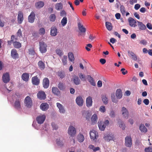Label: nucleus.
Wrapping results in <instances>:
<instances>
[{
  "label": "nucleus",
  "mask_w": 152,
  "mask_h": 152,
  "mask_svg": "<svg viewBox=\"0 0 152 152\" xmlns=\"http://www.w3.org/2000/svg\"><path fill=\"white\" fill-rule=\"evenodd\" d=\"M103 138L107 142H110L111 140L114 141L115 139L114 135L111 133L105 134Z\"/></svg>",
  "instance_id": "1"
},
{
  "label": "nucleus",
  "mask_w": 152,
  "mask_h": 152,
  "mask_svg": "<svg viewBox=\"0 0 152 152\" xmlns=\"http://www.w3.org/2000/svg\"><path fill=\"white\" fill-rule=\"evenodd\" d=\"M39 50L42 53H45L47 51V44L44 42L42 41L39 42Z\"/></svg>",
  "instance_id": "2"
},
{
  "label": "nucleus",
  "mask_w": 152,
  "mask_h": 152,
  "mask_svg": "<svg viewBox=\"0 0 152 152\" xmlns=\"http://www.w3.org/2000/svg\"><path fill=\"white\" fill-rule=\"evenodd\" d=\"M67 132L68 134L70 136L72 137L75 136L76 133V130L75 128L70 125L69 127Z\"/></svg>",
  "instance_id": "3"
},
{
  "label": "nucleus",
  "mask_w": 152,
  "mask_h": 152,
  "mask_svg": "<svg viewBox=\"0 0 152 152\" xmlns=\"http://www.w3.org/2000/svg\"><path fill=\"white\" fill-rule=\"evenodd\" d=\"M46 118L45 115L44 114L41 115L37 116L36 118V120L37 123L41 124L43 123Z\"/></svg>",
  "instance_id": "4"
},
{
  "label": "nucleus",
  "mask_w": 152,
  "mask_h": 152,
  "mask_svg": "<svg viewBox=\"0 0 152 152\" xmlns=\"http://www.w3.org/2000/svg\"><path fill=\"white\" fill-rule=\"evenodd\" d=\"M25 106L28 107H30L32 105V102L31 98L29 96L26 97L25 99Z\"/></svg>",
  "instance_id": "5"
},
{
  "label": "nucleus",
  "mask_w": 152,
  "mask_h": 152,
  "mask_svg": "<svg viewBox=\"0 0 152 152\" xmlns=\"http://www.w3.org/2000/svg\"><path fill=\"white\" fill-rule=\"evenodd\" d=\"M121 114L126 119L128 118L129 112L127 109L125 107H122L121 110Z\"/></svg>",
  "instance_id": "6"
},
{
  "label": "nucleus",
  "mask_w": 152,
  "mask_h": 152,
  "mask_svg": "<svg viewBox=\"0 0 152 152\" xmlns=\"http://www.w3.org/2000/svg\"><path fill=\"white\" fill-rule=\"evenodd\" d=\"M132 140L130 136H126L125 138V145L127 147H131L132 145Z\"/></svg>",
  "instance_id": "7"
},
{
  "label": "nucleus",
  "mask_w": 152,
  "mask_h": 152,
  "mask_svg": "<svg viewBox=\"0 0 152 152\" xmlns=\"http://www.w3.org/2000/svg\"><path fill=\"white\" fill-rule=\"evenodd\" d=\"M91 138L93 140L96 139L98 137V133L94 130H92L90 132Z\"/></svg>",
  "instance_id": "8"
},
{
  "label": "nucleus",
  "mask_w": 152,
  "mask_h": 152,
  "mask_svg": "<svg viewBox=\"0 0 152 152\" xmlns=\"http://www.w3.org/2000/svg\"><path fill=\"white\" fill-rule=\"evenodd\" d=\"M35 17V14L34 12H32L28 17V20L29 22L32 23L34 22Z\"/></svg>",
  "instance_id": "9"
},
{
  "label": "nucleus",
  "mask_w": 152,
  "mask_h": 152,
  "mask_svg": "<svg viewBox=\"0 0 152 152\" xmlns=\"http://www.w3.org/2000/svg\"><path fill=\"white\" fill-rule=\"evenodd\" d=\"M3 82L5 83H7L10 81V77L9 74L8 73L4 74L2 77Z\"/></svg>",
  "instance_id": "10"
},
{
  "label": "nucleus",
  "mask_w": 152,
  "mask_h": 152,
  "mask_svg": "<svg viewBox=\"0 0 152 152\" xmlns=\"http://www.w3.org/2000/svg\"><path fill=\"white\" fill-rule=\"evenodd\" d=\"M75 101L76 103L79 106L81 107L83 105L84 101L82 97L81 96H79L77 97Z\"/></svg>",
  "instance_id": "11"
},
{
  "label": "nucleus",
  "mask_w": 152,
  "mask_h": 152,
  "mask_svg": "<svg viewBox=\"0 0 152 152\" xmlns=\"http://www.w3.org/2000/svg\"><path fill=\"white\" fill-rule=\"evenodd\" d=\"M38 98L40 99H44L46 98V95L45 93L42 91H40L37 94Z\"/></svg>",
  "instance_id": "12"
},
{
  "label": "nucleus",
  "mask_w": 152,
  "mask_h": 152,
  "mask_svg": "<svg viewBox=\"0 0 152 152\" xmlns=\"http://www.w3.org/2000/svg\"><path fill=\"white\" fill-rule=\"evenodd\" d=\"M23 20V14L22 12L19 11L18 12V21L20 24L22 23Z\"/></svg>",
  "instance_id": "13"
},
{
  "label": "nucleus",
  "mask_w": 152,
  "mask_h": 152,
  "mask_svg": "<svg viewBox=\"0 0 152 152\" xmlns=\"http://www.w3.org/2000/svg\"><path fill=\"white\" fill-rule=\"evenodd\" d=\"M128 22L129 23V25L131 27H135L137 25L136 23H137L136 20H134L133 18H129L128 19Z\"/></svg>",
  "instance_id": "14"
},
{
  "label": "nucleus",
  "mask_w": 152,
  "mask_h": 152,
  "mask_svg": "<svg viewBox=\"0 0 152 152\" xmlns=\"http://www.w3.org/2000/svg\"><path fill=\"white\" fill-rule=\"evenodd\" d=\"M92 98L89 96L86 99V104L87 107H89L92 106Z\"/></svg>",
  "instance_id": "15"
},
{
  "label": "nucleus",
  "mask_w": 152,
  "mask_h": 152,
  "mask_svg": "<svg viewBox=\"0 0 152 152\" xmlns=\"http://www.w3.org/2000/svg\"><path fill=\"white\" fill-rule=\"evenodd\" d=\"M14 107L18 109L21 108L20 100L19 99H17L14 103Z\"/></svg>",
  "instance_id": "16"
},
{
  "label": "nucleus",
  "mask_w": 152,
  "mask_h": 152,
  "mask_svg": "<svg viewBox=\"0 0 152 152\" xmlns=\"http://www.w3.org/2000/svg\"><path fill=\"white\" fill-rule=\"evenodd\" d=\"M49 84V81L48 78L45 77L43 80V87L45 88L48 87Z\"/></svg>",
  "instance_id": "17"
},
{
  "label": "nucleus",
  "mask_w": 152,
  "mask_h": 152,
  "mask_svg": "<svg viewBox=\"0 0 152 152\" xmlns=\"http://www.w3.org/2000/svg\"><path fill=\"white\" fill-rule=\"evenodd\" d=\"M57 106L58 108L60 113H65V110L64 109V106L61 104L59 103H57Z\"/></svg>",
  "instance_id": "18"
},
{
  "label": "nucleus",
  "mask_w": 152,
  "mask_h": 152,
  "mask_svg": "<svg viewBox=\"0 0 152 152\" xmlns=\"http://www.w3.org/2000/svg\"><path fill=\"white\" fill-rule=\"evenodd\" d=\"M32 82L33 85H37L39 83V80L37 76L33 77L32 78Z\"/></svg>",
  "instance_id": "19"
},
{
  "label": "nucleus",
  "mask_w": 152,
  "mask_h": 152,
  "mask_svg": "<svg viewBox=\"0 0 152 152\" xmlns=\"http://www.w3.org/2000/svg\"><path fill=\"white\" fill-rule=\"evenodd\" d=\"M86 77L88 81L92 86H96V83L94 79L90 75H88L86 76Z\"/></svg>",
  "instance_id": "20"
},
{
  "label": "nucleus",
  "mask_w": 152,
  "mask_h": 152,
  "mask_svg": "<svg viewBox=\"0 0 152 152\" xmlns=\"http://www.w3.org/2000/svg\"><path fill=\"white\" fill-rule=\"evenodd\" d=\"M58 33L57 30L55 27H53L51 28L50 35L53 36H56Z\"/></svg>",
  "instance_id": "21"
},
{
  "label": "nucleus",
  "mask_w": 152,
  "mask_h": 152,
  "mask_svg": "<svg viewBox=\"0 0 152 152\" xmlns=\"http://www.w3.org/2000/svg\"><path fill=\"white\" fill-rule=\"evenodd\" d=\"M40 107L41 109L42 110L45 111L49 108V105L47 103H42L41 104Z\"/></svg>",
  "instance_id": "22"
},
{
  "label": "nucleus",
  "mask_w": 152,
  "mask_h": 152,
  "mask_svg": "<svg viewBox=\"0 0 152 152\" xmlns=\"http://www.w3.org/2000/svg\"><path fill=\"white\" fill-rule=\"evenodd\" d=\"M101 98L104 104H108V99L105 94H104L102 95Z\"/></svg>",
  "instance_id": "23"
},
{
  "label": "nucleus",
  "mask_w": 152,
  "mask_h": 152,
  "mask_svg": "<svg viewBox=\"0 0 152 152\" xmlns=\"http://www.w3.org/2000/svg\"><path fill=\"white\" fill-rule=\"evenodd\" d=\"M98 124L99 129L101 131H104L106 126L103 124V122L101 121H99V120Z\"/></svg>",
  "instance_id": "24"
},
{
  "label": "nucleus",
  "mask_w": 152,
  "mask_h": 152,
  "mask_svg": "<svg viewBox=\"0 0 152 152\" xmlns=\"http://www.w3.org/2000/svg\"><path fill=\"white\" fill-rule=\"evenodd\" d=\"M116 96L118 99H120L122 96L121 90L120 89H118L116 92Z\"/></svg>",
  "instance_id": "25"
},
{
  "label": "nucleus",
  "mask_w": 152,
  "mask_h": 152,
  "mask_svg": "<svg viewBox=\"0 0 152 152\" xmlns=\"http://www.w3.org/2000/svg\"><path fill=\"white\" fill-rule=\"evenodd\" d=\"M77 141L80 142H82L84 141L85 138L84 136L81 134H79L77 136Z\"/></svg>",
  "instance_id": "26"
},
{
  "label": "nucleus",
  "mask_w": 152,
  "mask_h": 152,
  "mask_svg": "<svg viewBox=\"0 0 152 152\" xmlns=\"http://www.w3.org/2000/svg\"><path fill=\"white\" fill-rule=\"evenodd\" d=\"M73 80L74 83L76 85H78L80 84V80L77 76H74L73 78Z\"/></svg>",
  "instance_id": "27"
},
{
  "label": "nucleus",
  "mask_w": 152,
  "mask_h": 152,
  "mask_svg": "<svg viewBox=\"0 0 152 152\" xmlns=\"http://www.w3.org/2000/svg\"><path fill=\"white\" fill-rule=\"evenodd\" d=\"M52 91L53 93L55 95L58 96L60 94V92L57 87H53Z\"/></svg>",
  "instance_id": "28"
},
{
  "label": "nucleus",
  "mask_w": 152,
  "mask_h": 152,
  "mask_svg": "<svg viewBox=\"0 0 152 152\" xmlns=\"http://www.w3.org/2000/svg\"><path fill=\"white\" fill-rule=\"evenodd\" d=\"M78 27L79 29L82 33H85L86 31V28L83 27L82 25H81L80 23H78Z\"/></svg>",
  "instance_id": "29"
},
{
  "label": "nucleus",
  "mask_w": 152,
  "mask_h": 152,
  "mask_svg": "<svg viewBox=\"0 0 152 152\" xmlns=\"http://www.w3.org/2000/svg\"><path fill=\"white\" fill-rule=\"evenodd\" d=\"M137 22L138 23V26L140 30H144L146 28L145 26L142 22L137 21Z\"/></svg>",
  "instance_id": "30"
},
{
  "label": "nucleus",
  "mask_w": 152,
  "mask_h": 152,
  "mask_svg": "<svg viewBox=\"0 0 152 152\" xmlns=\"http://www.w3.org/2000/svg\"><path fill=\"white\" fill-rule=\"evenodd\" d=\"M63 5L61 3H57L55 5V8L57 10H60L63 9Z\"/></svg>",
  "instance_id": "31"
},
{
  "label": "nucleus",
  "mask_w": 152,
  "mask_h": 152,
  "mask_svg": "<svg viewBox=\"0 0 152 152\" xmlns=\"http://www.w3.org/2000/svg\"><path fill=\"white\" fill-rule=\"evenodd\" d=\"M29 74L27 73H24L22 75V78L25 81H27L28 80L29 78Z\"/></svg>",
  "instance_id": "32"
},
{
  "label": "nucleus",
  "mask_w": 152,
  "mask_h": 152,
  "mask_svg": "<svg viewBox=\"0 0 152 152\" xmlns=\"http://www.w3.org/2000/svg\"><path fill=\"white\" fill-rule=\"evenodd\" d=\"M62 137H60L57 138L56 140L57 144L60 146H62L64 143Z\"/></svg>",
  "instance_id": "33"
},
{
  "label": "nucleus",
  "mask_w": 152,
  "mask_h": 152,
  "mask_svg": "<svg viewBox=\"0 0 152 152\" xmlns=\"http://www.w3.org/2000/svg\"><path fill=\"white\" fill-rule=\"evenodd\" d=\"M98 118L96 114H94L91 117V120L92 124L96 123L97 121Z\"/></svg>",
  "instance_id": "34"
},
{
  "label": "nucleus",
  "mask_w": 152,
  "mask_h": 152,
  "mask_svg": "<svg viewBox=\"0 0 152 152\" xmlns=\"http://www.w3.org/2000/svg\"><path fill=\"white\" fill-rule=\"evenodd\" d=\"M11 55L12 57L14 58H15L18 57V54L16 50L14 49L12 50L11 52Z\"/></svg>",
  "instance_id": "35"
},
{
  "label": "nucleus",
  "mask_w": 152,
  "mask_h": 152,
  "mask_svg": "<svg viewBox=\"0 0 152 152\" xmlns=\"http://www.w3.org/2000/svg\"><path fill=\"white\" fill-rule=\"evenodd\" d=\"M140 130L142 132L145 133L147 131V129L143 124H141L140 126Z\"/></svg>",
  "instance_id": "36"
},
{
  "label": "nucleus",
  "mask_w": 152,
  "mask_h": 152,
  "mask_svg": "<svg viewBox=\"0 0 152 152\" xmlns=\"http://www.w3.org/2000/svg\"><path fill=\"white\" fill-rule=\"evenodd\" d=\"M44 5V3L42 1H39L37 2L35 6L37 8H40L42 7Z\"/></svg>",
  "instance_id": "37"
},
{
  "label": "nucleus",
  "mask_w": 152,
  "mask_h": 152,
  "mask_svg": "<svg viewBox=\"0 0 152 152\" xmlns=\"http://www.w3.org/2000/svg\"><path fill=\"white\" fill-rule=\"evenodd\" d=\"M69 59L70 61L72 62L75 59L73 53L71 52H69L68 54Z\"/></svg>",
  "instance_id": "38"
},
{
  "label": "nucleus",
  "mask_w": 152,
  "mask_h": 152,
  "mask_svg": "<svg viewBox=\"0 0 152 152\" xmlns=\"http://www.w3.org/2000/svg\"><path fill=\"white\" fill-rule=\"evenodd\" d=\"M38 64L39 68L41 70L45 68V66L44 63L42 61H39Z\"/></svg>",
  "instance_id": "39"
},
{
  "label": "nucleus",
  "mask_w": 152,
  "mask_h": 152,
  "mask_svg": "<svg viewBox=\"0 0 152 152\" xmlns=\"http://www.w3.org/2000/svg\"><path fill=\"white\" fill-rule=\"evenodd\" d=\"M13 45L14 47L16 48H19L21 47V44L18 42H13Z\"/></svg>",
  "instance_id": "40"
},
{
  "label": "nucleus",
  "mask_w": 152,
  "mask_h": 152,
  "mask_svg": "<svg viewBox=\"0 0 152 152\" xmlns=\"http://www.w3.org/2000/svg\"><path fill=\"white\" fill-rule=\"evenodd\" d=\"M107 29L109 31H110L112 30V27L111 23L108 22H107L105 23Z\"/></svg>",
  "instance_id": "41"
},
{
  "label": "nucleus",
  "mask_w": 152,
  "mask_h": 152,
  "mask_svg": "<svg viewBox=\"0 0 152 152\" xmlns=\"http://www.w3.org/2000/svg\"><path fill=\"white\" fill-rule=\"evenodd\" d=\"M58 75L61 79H63L65 77V73L63 71L58 72Z\"/></svg>",
  "instance_id": "42"
},
{
  "label": "nucleus",
  "mask_w": 152,
  "mask_h": 152,
  "mask_svg": "<svg viewBox=\"0 0 152 152\" xmlns=\"http://www.w3.org/2000/svg\"><path fill=\"white\" fill-rule=\"evenodd\" d=\"M58 87L61 90H63L65 89V86L64 84L61 82L59 83L58 85Z\"/></svg>",
  "instance_id": "43"
},
{
  "label": "nucleus",
  "mask_w": 152,
  "mask_h": 152,
  "mask_svg": "<svg viewBox=\"0 0 152 152\" xmlns=\"http://www.w3.org/2000/svg\"><path fill=\"white\" fill-rule=\"evenodd\" d=\"M78 76L82 81H86V79L84 75H83L82 73H80L78 74Z\"/></svg>",
  "instance_id": "44"
},
{
  "label": "nucleus",
  "mask_w": 152,
  "mask_h": 152,
  "mask_svg": "<svg viewBox=\"0 0 152 152\" xmlns=\"http://www.w3.org/2000/svg\"><path fill=\"white\" fill-rule=\"evenodd\" d=\"M67 19L66 17H64L61 21V23L62 26H64L67 23Z\"/></svg>",
  "instance_id": "45"
},
{
  "label": "nucleus",
  "mask_w": 152,
  "mask_h": 152,
  "mask_svg": "<svg viewBox=\"0 0 152 152\" xmlns=\"http://www.w3.org/2000/svg\"><path fill=\"white\" fill-rule=\"evenodd\" d=\"M67 56H64L62 59V62L64 65H65L67 64Z\"/></svg>",
  "instance_id": "46"
},
{
  "label": "nucleus",
  "mask_w": 152,
  "mask_h": 152,
  "mask_svg": "<svg viewBox=\"0 0 152 152\" xmlns=\"http://www.w3.org/2000/svg\"><path fill=\"white\" fill-rule=\"evenodd\" d=\"M109 115L111 118H114L115 116V112L113 110H110L109 113Z\"/></svg>",
  "instance_id": "47"
},
{
  "label": "nucleus",
  "mask_w": 152,
  "mask_h": 152,
  "mask_svg": "<svg viewBox=\"0 0 152 152\" xmlns=\"http://www.w3.org/2000/svg\"><path fill=\"white\" fill-rule=\"evenodd\" d=\"M106 108L104 106H101L99 109V111L102 113H104L106 111Z\"/></svg>",
  "instance_id": "48"
},
{
  "label": "nucleus",
  "mask_w": 152,
  "mask_h": 152,
  "mask_svg": "<svg viewBox=\"0 0 152 152\" xmlns=\"http://www.w3.org/2000/svg\"><path fill=\"white\" fill-rule=\"evenodd\" d=\"M111 98L112 101L115 103H117L118 102V101L115 99V94L113 93L111 95Z\"/></svg>",
  "instance_id": "49"
},
{
  "label": "nucleus",
  "mask_w": 152,
  "mask_h": 152,
  "mask_svg": "<svg viewBox=\"0 0 152 152\" xmlns=\"http://www.w3.org/2000/svg\"><path fill=\"white\" fill-rule=\"evenodd\" d=\"M119 126L123 130L125 129V124L122 121H121L119 123Z\"/></svg>",
  "instance_id": "50"
},
{
  "label": "nucleus",
  "mask_w": 152,
  "mask_h": 152,
  "mask_svg": "<svg viewBox=\"0 0 152 152\" xmlns=\"http://www.w3.org/2000/svg\"><path fill=\"white\" fill-rule=\"evenodd\" d=\"M56 18V16L55 14H52L50 15V20L52 22H54L55 21Z\"/></svg>",
  "instance_id": "51"
},
{
  "label": "nucleus",
  "mask_w": 152,
  "mask_h": 152,
  "mask_svg": "<svg viewBox=\"0 0 152 152\" xmlns=\"http://www.w3.org/2000/svg\"><path fill=\"white\" fill-rule=\"evenodd\" d=\"M56 53L61 56L63 55L62 51L59 49H57L56 50Z\"/></svg>",
  "instance_id": "52"
},
{
  "label": "nucleus",
  "mask_w": 152,
  "mask_h": 152,
  "mask_svg": "<svg viewBox=\"0 0 152 152\" xmlns=\"http://www.w3.org/2000/svg\"><path fill=\"white\" fill-rule=\"evenodd\" d=\"M45 29L43 28H40L39 30V33L41 35H43L45 34Z\"/></svg>",
  "instance_id": "53"
},
{
  "label": "nucleus",
  "mask_w": 152,
  "mask_h": 152,
  "mask_svg": "<svg viewBox=\"0 0 152 152\" xmlns=\"http://www.w3.org/2000/svg\"><path fill=\"white\" fill-rule=\"evenodd\" d=\"M16 34L17 36L19 37H20L22 36V31L20 29H19L18 30Z\"/></svg>",
  "instance_id": "54"
},
{
  "label": "nucleus",
  "mask_w": 152,
  "mask_h": 152,
  "mask_svg": "<svg viewBox=\"0 0 152 152\" xmlns=\"http://www.w3.org/2000/svg\"><path fill=\"white\" fill-rule=\"evenodd\" d=\"M121 11L122 14H124L125 13V8L123 6H121L120 7Z\"/></svg>",
  "instance_id": "55"
},
{
  "label": "nucleus",
  "mask_w": 152,
  "mask_h": 152,
  "mask_svg": "<svg viewBox=\"0 0 152 152\" xmlns=\"http://www.w3.org/2000/svg\"><path fill=\"white\" fill-rule=\"evenodd\" d=\"M52 126L53 129L56 130L58 128V126L57 125L54 123H52Z\"/></svg>",
  "instance_id": "56"
},
{
  "label": "nucleus",
  "mask_w": 152,
  "mask_h": 152,
  "mask_svg": "<svg viewBox=\"0 0 152 152\" xmlns=\"http://www.w3.org/2000/svg\"><path fill=\"white\" fill-rule=\"evenodd\" d=\"M145 152H152V148L149 147L146 148L145 149Z\"/></svg>",
  "instance_id": "57"
},
{
  "label": "nucleus",
  "mask_w": 152,
  "mask_h": 152,
  "mask_svg": "<svg viewBox=\"0 0 152 152\" xmlns=\"http://www.w3.org/2000/svg\"><path fill=\"white\" fill-rule=\"evenodd\" d=\"M132 58L134 61H137H137H139V60L138 59L137 56L134 54V55L132 57Z\"/></svg>",
  "instance_id": "58"
},
{
  "label": "nucleus",
  "mask_w": 152,
  "mask_h": 152,
  "mask_svg": "<svg viewBox=\"0 0 152 152\" xmlns=\"http://www.w3.org/2000/svg\"><path fill=\"white\" fill-rule=\"evenodd\" d=\"M140 7V4H137L135 5L134 8L135 10H137Z\"/></svg>",
  "instance_id": "59"
},
{
  "label": "nucleus",
  "mask_w": 152,
  "mask_h": 152,
  "mask_svg": "<svg viewBox=\"0 0 152 152\" xmlns=\"http://www.w3.org/2000/svg\"><path fill=\"white\" fill-rule=\"evenodd\" d=\"M143 102L145 105H147L149 104V101L148 99H146L144 100Z\"/></svg>",
  "instance_id": "60"
},
{
  "label": "nucleus",
  "mask_w": 152,
  "mask_h": 152,
  "mask_svg": "<svg viewBox=\"0 0 152 152\" xmlns=\"http://www.w3.org/2000/svg\"><path fill=\"white\" fill-rule=\"evenodd\" d=\"M137 2V0H130L129 3L131 5H133L134 3H136Z\"/></svg>",
  "instance_id": "61"
},
{
  "label": "nucleus",
  "mask_w": 152,
  "mask_h": 152,
  "mask_svg": "<svg viewBox=\"0 0 152 152\" xmlns=\"http://www.w3.org/2000/svg\"><path fill=\"white\" fill-rule=\"evenodd\" d=\"M121 71L122 72V73L124 75H125L127 73V71L126 70H125V69L124 68H122L121 69Z\"/></svg>",
  "instance_id": "62"
},
{
  "label": "nucleus",
  "mask_w": 152,
  "mask_h": 152,
  "mask_svg": "<svg viewBox=\"0 0 152 152\" xmlns=\"http://www.w3.org/2000/svg\"><path fill=\"white\" fill-rule=\"evenodd\" d=\"M66 15V12L65 11L63 10L60 12V16H63Z\"/></svg>",
  "instance_id": "63"
},
{
  "label": "nucleus",
  "mask_w": 152,
  "mask_h": 152,
  "mask_svg": "<svg viewBox=\"0 0 152 152\" xmlns=\"http://www.w3.org/2000/svg\"><path fill=\"white\" fill-rule=\"evenodd\" d=\"M103 122V124L106 127L107 126H108L109 124V121L108 120H105Z\"/></svg>",
  "instance_id": "64"
}]
</instances>
